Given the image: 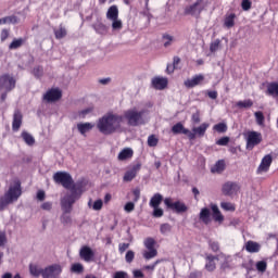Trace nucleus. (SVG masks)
<instances>
[{
  "label": "nucleus",
  "instance_id": "nucleus-44",
  "mask_svg": "<svg viewBox=\"0 0 278 278\" xmlns=\"http://www.w3.org/2000/svg\"><path fill=\"white\" fill-rule=\"evenodd\" d=\"M162 38H163V40H166L163 43V47H165V49H167V47H170V45H173V42L175 41V37L168 35V34H163Z\"/></svg>",
  "mask_w": 278,
  "mask_h": 278
},
{
  "label": "nucleus",
  "instance_id": "nucleus-9",
  "mask_svg": "<svg viewBox=\"0 0 278 278\" xmlns=\"http://www.w3.org/2000/svg\"><path fill=\"white\" fill-rule=\"evenodd\" d=\"M238 192H240V184L236 181H226L222 186L224 197H233V194H238Z\"/></svg>",
  "mask_w": 278,
  "mask_h": 278
},
{
  "label": "nucleus",
  "instance_id": "nucleus-45",
  "mask_svg": "<svg viewBox=\"0 0 278 278\" xmlns=\"http://www.w3.org/2000/svg\"><path fill=\"white\" fill-rule=\"evenodd\" d=\"M220 207L225 210V212H236V205L230 202H222Z\"/></svg>",
  "mask_w": 278,
  "mask_h": 278
},
{
  "label": "nucleus",
  "instance_id": "nucleus-12",
  "mask_svg": "<svg viewBox=\"0 0 278 278\" xmlns=\"http://www.w3.org/2000/svg\"><path fill=\"white\" fill-rule=\"evenodd\" d=\"M170 131L174 134V136H179L182 134L184 136H188L189 140H194V134H192L190 129L186 128L181 122H178L172 126Z\"/></svg>",
  "mask_w": 278,
  "mask_h": 278
},
{
  "label": "nucleus",
  "instance_id": "nucleus-41",
  "mask_svg": "<svg viewBox=\"0 0 278 278\" xmlns=\"http://www.w3.org/2000/svg\"><path fill=\"white\" fill-rule=\"evenodd\" d=\"M255 268L258 273H264L268 268V263L266 261H258L255 264Z\"/></svg>",
  "mask_w": 278,
  "mask_h": 278
},
{
  "label": "nucleus",
  "instance_id": "nucleus-18",
  "mask_svg": "<svg viewBox=\"0 0 278 278\" xmlns=\"http://www.w3.org/2000/svg\"><path fill=\"white\" fill-rule=\"evenodd\" d=\"M205 81V76L203 74L194 75L191 79L185 80L186 88H195V86H201Z\"/></svg>",
  "mask_w": 278,
  "mask_h": 278
},
{
  "label": "nucleus",
  "instance_id": "nucleus-28",
  "mask_svg": "<svg viewBox=\"0 0 278 278\" xmlns=\"http://www.w3.org/2000/svg\"><path fill=\"white\" fill-rule=\"evenodd\" d=\"M106 18L109 21H116V18H118V7L116 4H113L108 9Z\"/></svg>",
  "mask_w": 278,
  "mask_h": 278
},
{
  "label": "nucleus",
  "instance_id": "nucleus-33",
  "mask_svg": "<svg viewBox=\"0 0 278 278\" xmlns=\"http://www.w3.org/2000/svg\"><path fill=\"white\" fill-rule=\"evenodd\" d=\"M227 165L225 164V160H218L215 165L211 168V173H224Z\"/></svg>",
  "mask_w": 278,
  "mask_h": 278
},
{
  "label": "nucleus",
  "instance_id": "nucleus-59",
  "mask_svg": "<svg viewBox=\"0 0 278 278\" xmlns=\"http://www.w3.org/2000/svg\"><path fill=\"white\" fill-rule=\"evenodd\" d=\"M8 38H10V29L4 28L1 30L0 40H1V42H5V40H8Z\"/></svg>",
  "mask_w": 278,
  "mask_h": 278
},
{
  "label": "nucleus",
  "instance_id": "nucleus-23",
  "mask_svg": "<svg viewBox=\"0 0 278 278\" xmlns=\"http://www.w3.org/2000/svg\"><path fill=\"white\" fill-rule=\"evenodd\" d=\"M21 17L16 15H9L0 18V25H18Z\"/></svg>",
  "mask_w": 278,
  "mask_h": 278
},
{
  "label": "nucleus",
  "instance_id": "nucleus-17",
  "mask_svg": "<svg viewBox=\"0 0 278 278\" xmlns=\"http://www.w3.org/2000/svg\"><path fill=\"white\" fill-rule=\"evenodd\" d=\"M270 164H273V155L271 154H266L260 164V166L256 169V173H268L270 170Z\"/></svg>",
  "mask_w": 278,
  "mask_h": 278
},
{
  "label": "nucleus",
  "instance_id": "nucleus-13",
  "mask_svg": "<svg viewBox=\"0 0 278 278\" xmlns=\"http://www.w3.org/2000/svg\"><path fill=\"white\" fill-rule=\"evenodd\" d=\"M79 257L84 262H92L94 260V250L89 245H83L79 250Z\"/></svg>",
  "mask_w": 278,
  "mask_h": 278
},
{
  "label": "nucleus",
  "instance_id": "nucleus-64",
  "mask_svg": "<svg viewBox=\"0 0 278 278\" xmlns=\"http://www.w3.org/2000/svg\"><path fill=\"white\" fill-rule=\"evenodd\" d=\"M202 277H203V273L202 271L194 270V271H191L189 274L188 278H202Z\"/></svg>",
  "mask_w": 278,
  "mask_h": 278
},
{
  "label": "nucleus",
  "instance_id": "nucleus-62",
  "mask_svg": "<svg viewBox=\"0 0 278 278\" xmlns=\"http://www.w3.org/2000/svg\"><path fill=\"white\" fill-rule=\"evenodd\" d=\"M41 210L45 212H51V210H53V202H43L41 204Z\"/></svg>",
  "mask_w": 278,
  "mask_h": 278
},
{
  "label": "nucleus",
  "instance_id": "nucleus-50",
  "mask_svg": "<svg viewBox=\"0 0 278 278\" xmlns=\"http://www.w3.org/2000/svg\"><path fill=\"white\" fill-rule=\"evenodd\" d=\"M111 21H112V29L114 31L123 29V21L118 20V17Z\"/></svg>",
  "mask_w": 278,
  "mask_h": 278
},
{
  "label": "nucleus",
  "instance_id": "nucleus-10",
  "mask_svg": "<svg viewBox=\"0 0 278 278\" xmlns=\"http://www.w3.org/2000/svg\"><path fill=\"white\" fill-rule=\"evenodd\" d=\"M0 88H4L7 92H12L16 88V79L10 74H3L0 76Z\"/></svg>",
  "mask_w": 278,
  "mask_h": 278
},
{
  "label": "nucleus",
  "instance_id": "nucleus-14",
  "mask_svg": "<svg viewBox=\"0 0 278 278\" xmlns=\"http://www.w3.org/2000/svg\"><path fill=\"white\" fill-rule=\"evenodd\" d=\"M222 260H224L219 265V270L222 274L226 275L229 270H233V264L229 261L231 256L220 252Z\"/></svg>",
  "mask_w": 278,
  "mask_h": 278
},
{
  "label": "nucleus",
  "instance_id": "nucleus-61",
  "mask_svg": "<svg viewBox=\"0 0 278 278\" xmlns=\"http://www.w3.org/2000/svg\"><path fill=\"white\" fill-rule=\"evenodd\" d=\"M36 199L37 201H45L47 199V192H45L42 189H39L36 193Z\"/></svg>",
  "mask_w": 278,
  "mask_h": 278
},
{
  "label": "nucleus",
  "instance_id": "nucleus-49",
  "mask_svg": "<svg viewBox=\"0 0 278 278\" xmlns=\"http://www.w3.org/2000/svg\"><path fill=\"white\" fill-rule=\"evenodd\" d=\"M231 138L224 136L222 138H219L215 144H217L218 147H227V144H229Z\"/></svg>",
  "mask_w": 278,
  "mask_h": 278
},
{
  "label": "nucleus",
  "instance_id": "nucleus-54",
  "mask_svg": "<svg viewBox=\"0 0 278 278\" xmlns=\"http://www.w3.org/2000/svg\"><path fill=\"white\" fill-rule=\"evenodd\" d=\"M135 257H136V253L132 250H128L125 255V261L127 262V264H131Z\"/></svg>",
  "mask_w": 278,
  "mask_h": 278
},
{
  "label": "nucleus",
  "instance_id": "nucleus-27",
  "mask_svg": "<svg viewBox=\"0 0 278 278\" xmlns=\"http://www.w3.org/2000/svg\"><path fill=\"white\" fill-rule=\"evenodd\" d=\"M93 127L94 125L90 122L77 124V129L79 134H81V136H85L86 134H88V131L92 130Z\"/></svg>",
  "mask_w": 278,
  "mask_h": 278
},
{
  "label": "nucleus",
  "instance_id": "nucleus-8",
  "mask_svg": "<svg viewBox=\"0 0 278 278\" xmlns=\"http://www.w3.org/2000/svg\"><path fill=\"white\" fill-rule=\"evenodd\" d=\"M62 99V89L60 87L50 88L46 93L43 94V101L46 103H58Z\"/></svg>",
  "mask_w": 278,
  "mask_h": 278
},
{
  "label": "nucleus",
  "instance_id": "nucleus-31",
  "mask_svg": "<svg viewBox=\"0 0 278 278\" xmlns=\"http://www.w3.org/2000/svg\"><path fill=\"white\" fill-rule=\"evenodd\" d=\"M236 25V13H230L225 16L224 20V27H227V29H231V27H235Z\"/></svg>",
  "mask_w": 278,
  "mask_h": 278
},
{
  "label": "nucleus",
  "instance_id": "nucleus-57",
  "mask_svg": "<svg viewBox=\"0 0 278 278\" xmlns=\"http://www.w3.org/2000/svg\"><path fill=\"white\" fill-rule=\"evenodd\" d=\"M94 112V106H88L87 109H84L79 112V116H83V118H86L88 114H92Z\"/></svg>",
  "mask_w": 278,
  "mask_h": 278
},
{
  "label": "nucleus",
  "instance_id": "nucleus-1",
  "mask_svg": "<svg viewBox=\"0 0 278 278\" xmlns=\"http://www.w3.org/2000/svg\"><path fill=\"white\" fill-rule=\"evenodd\" d=\"M144 114H149L148 109L138 111L130 109L124 112V115H118L112 111L105 113L97 121V129L103 136H112L113 134L123 132V121L127 119L129 127H138L139 125H147Z\"/></svg>",
  "mask_w": 278,
  "mask_h": 278
},
{
  "label": "nucleus",
  "instance_id": "nucleus-58",
  "mask_svg": "<svg viewBox=\"0 0 278 278\" xmlns=\"http://www.w3.org/2000/svg\"><path fill=\"white\" fill-rule=\"evenodd\" d=\"M220 47V39H216L214 42H211L210 45V51L211 53H216V50Z\"/></svg>",
  "mask_w": 278,
  "mask_h": 278
},
{
  "label": "nucleus",
  "instance_id": "nucleus-52",
  "mask_svg": "<svg viewBox=\"0 0 278 278\" xmlns=\"http://www.w3.org/2000/svg\"><path fill=\"white\" fill-rule=\"evenodd\" d=\"M152 216L154 218H162L164 216V210L160 206L153 207Z\"/></svg>",
  "mask_w": 278,
  "mask_h": 278
},
{
  "label": "nucleus",
  "instance_id": "nucleus-29",
  "mask_svg": "<svg viewBox=\"0 0 278 278\" xmlns=\"http://www.w3.org/2000/svg\"><path fill=\"white\" fill-rule=\"evenodd\" d=\"M30 75L35 77V79H42L45 77V67L42 65H37L30 71Z\"/></svg>",
  "mask_w": 278,
  "mask_h": 278
},
{
  "label": "nucleus",
  "instance_id": "nucleus-19",
  "mask_svg": "<svg viewBox=\"0 0 278 278\" xmlns=\"http://www.w3.org/2000/svg\"><path fill=\"white\" fill-rule=\"evenodd\" d=\"M199 219L204 225H210V223H212V208L207 206L202 207L199 213Z\"/></svg>",
  "mask_w": 278,
  "mask_h": 278
},
{
  "label": "nucleus",
  "instance_id": "nucleus-38",
  "mask_svg": "<svg viewBox=\"0 0 278 278\" xmlns=\"http://www.w3.org/2000/svg\"><path fill=\"white\" fill-rule=\"evenodd\" d=\"M214 131H217V134H225L228 129L227 123L220 122L213 127Z\"/></svg>",
  "mask_w": 278,
  "mask_h": 278
},
{
  "label": "nucleus",
  "instance_id": "nucleus-35",
  "mask_svg": "<svg viewBox=\"0 0 278 278\" xmlns=\"http://www.w3.org/2000/svg\"><path fill=\"white\" fill-rule=\"evenodd\" d=\"M254 118L256 121V124L260 126V127H265V123H266V116H264V112L262 111H256L254 113Z\"/></svg>",
  "mask_w": 278,
  "mask_h": 278
},
{
  "label": "nucleus",
  "instance_id": "nucleus-51",
  "mask_svg": "<svg viewBox=\"0 0 278 278\" xmlns=\"http://www.w3.org/2000/svg\"><path fill=\"white\" fill-rule=\"evenodd\" d=\"M91 207L92 210H94V212H101V210H103V200H96Z\"/></svg>",
  "mask_w": 278,
  "mask_h": 278
},
{
  "label": "nucleus",
  "instance_id": "nucleus-7",
  "mask_svg": "<svg viewBox=\"0 0 278 278\" xmlns=\"http://www.w3.org/2000/svg\"><path fill=\"white\" fill-rule=\"evenodd\" d=\"M262 132H257L255 130H251L247 136V149L248 151H253L257 144L262 143Z\"/></svg>",
  "mask_w": 278,
  "mask_h": 278
},
{
  "label": "nucleus",
  "instance_id": "nucleus-48",
  "mask_svg": "<svg viewBox=\"0 0 278 278\" xmlns=\"http://www.w3.org/2000/svg\"><path fill=\"white\" fill-rule=\"evenodd\" d=\"M194 14H197V5L191 4L187 8H185V15L186 16H194Z\"/></svg>",
  "mask_w": 278,
  "mask_h": 278
},
{
  "label": "nucleus",
  "instance_id": "nucleus-36",
  "mask_svg": "<svg viewBox=\"0 0 278 278\" xmlns=\"http://www.w3.org/2000/svg\"><path fill=\"white\" fill-rule=\"evenodd\" d=\"M236 106L239 108V110H249L250 108H253V100L248 99L243 101H238L236 103Z\"/></svg>",
  "mask_w": 278,
  "mask_h": 278
},
{
  "label": "nucleus",
  "instance_id": "nucleus-25",
  "mask_svg": "<svg viewBox=\"0 0 278 278\" xmlns=\"http://www.w3.org/2000/svg\"><path fill=\"white\" fill-rule=\"evenodd\" d=\"M205 270H207V273H214V270H216V262L211 257L210 253H205Z\"/></svg>",
  "mask_w": 278,
  "mask_h": 278
},
{
  "label": "nucleus",
  "instance_id": "nucleus-2",
  "mask_svg": "<svg viewBox=\"0 0 278 278\" xmlns=\"http://www.w3.org/2000/svg\"><path fill=\"white\" fill-rule=\"evenodd\" d=\"M53 181L59 186H63L65 190H70V194H66L62 199H81V194H84V180H78L75 182L73 180V176L68 172H56L52 177Z\"/></svg>",
  "mask_w": 278,
  "mask_h": 278
},
{
  "label": "nucleus",
  "instance_id": "nucleus-11",
  "mask_svg": "<svg viewBox=\"0 0 278 278\" xmlns=\"http://www.w3.org/2000/svg\"><path fill=\"white\" fill-rule=\"evenodd\" d=\"M62 275V265L52 264L43 268V278H60Z\"/></svg>",
  "mask_w": 278,
  "mask_h": 278
},
{
  "label": "nucleus",
  "instance_id": "nucleus-20",
  "mask_svg": "<svg viewBox=\"0 0 278 278\" xmlns=\"http://www.w3.org/2000/svg\"><path fill=\"white\" fill-rule=\"evenodd\" d=\"M21 125H23V113H21L20 110H16L13 114L12 130L18 131Z\"/></svg>",
  "mask_w": 278,
  "mask_h": 278
},
{
  "label": "nucleus",
  "instance_id": "nucleus-16",
  "mask_svg": "<svg viewBox=\"0 0 278 278\" xmlns=\"http://www.w3.org/2000/svg\"><path fill=\"white\" fill-rule=\"evenodd\" d=\"M152 88L154 90H166L168 88V78H164L162 76H155L152 78Z\"/></svg>",
  "mask_w": 278,
  "mask_h": 278
},
{
  "label": "nucleus",
  "instance_id": "nucleus-37",
  "mask_svg": "<svg viewBox=\"0 0 278 278\" xmlns=\"http://www.w3.org/2000/svg\"><path fill=\"white\" fill-rule=\"evenodd\" d=\"M70 270H71V273H74L75 275H81V273H84V264L74 263L71 265Z\"/></svg>",
  "mask_w": 278,
  "mask_h": 278
},
{
  "label": "nucleus",
  "instance_id": "nucleus-26",
  "mask_svg": "<svg viewBox=\"0 0 278 278\" xmlns=\"http://www.w3.org/2000/svg\"><path fill=\"white\" fill-rule=\"evenodd\" d=\"M130 157H134V150L131 148L123 149L117 156L119 162H125V160H129Z\"/></svg>",
  "mask_w": 278,
  "mask_h": 278
},
{
  "label": "nucleus",
  "instance_id": "nucleus-5",
  "mask_svg": "<svg viewBox=\"0 0 278 278\" xmlns=\"http://www.w3.org/2000/svg\"><path fill=\"white\" fill-rule=\"evenodd\" d=\"M80 198H73V195H70L67 199H61V216H60V223L63 227H71L73 225V217L71 214H73V206L77 201H79Z\"/></svg>",
  "mask_w": 278,
  "mask_h": 278
},
{
  "label": "nucleus",
  "instance_id": "nucleus-42",
  "mask_svg": "<svg viewBox=\"0 0 278 278\" xmlns=\"http://www.w3.org/2000/svg\"><path fill=\"white\" fill-rule=\"evenodd\" d=\"M155 244H156L155 239H153V238H151V237H148V238L144 240V247H146V249H148V250H156V249H155Z\"/></svg>",
  "mask_w": 278,
  "mask_h": 278
},
{
  "label": "nucleus",
  "instance_id": "nucleus-60",
  "mask_svg": "<svg viewBox=\"0 0 278 278\" xmlns=\"http://www.w3.org/2000/svg\"><path fill=\"white\" fill-rule=\"evenodd\" d=\"M124 210H125V212H127L129 214V213L134 212V210H136V204L134 202L129 201L124 205Z\"/></svg>",
  "mask_w": 278,
  "mask_h": 278
},
{
  "label": "nucleus",
  "instance_id": "nucleus-6",
  "mask_svg": "<svg viewBox=\"0 0 278 278\" xmlns=\"http://www.w3.org/2000/svg\"><path fill=\"white\" fill-rule=\"evenodd\" d=\"M96 21L90 25L91 29L96 31L99 36H108V31H110V26L103 23V17L101 14L96 13Z\"/></svg>",
  "mask_w": 278,
  "mask_h": 278
},
{
  "label": "nucleus",
  "instance_id": "nucleus-15",
  "mask_svg": "<svg viewBox=\"0 0 278 278\" xmlns=\"http://www.w3.org/2000/svg\"><path fill=\"white\" fill-rule=\"evenodd\" d=\"M210 207H211V216L213 220L215 223H219V225H222V223H225V215H223V213L220 212V208H218V205L211 203Z\"/></svg>",
  "mask_w": 278,
  "mask_h": 278
},
{
  "label": "nucleus",
  "instance_id": "nucleus-21",
  "mask_svg": "<svg viewBox=\"0 0 278 278\" xmlns=\"http://www.w3.org/2000/svg\"><path fill=\"white\" fill-rule=\"evenodd\" d=\"M244 249L248 253H260L262 245L256 241L249 240L245 242Z\"/></svg>",
  "mask_w": 278,
  "mask_h": 278
},
{
  "label": "nucleus",
  "instance_id": "nucleus-43",
  "mask_svg": "<svg viewBox=\"0 0 278 278\" xmlns=\"http://www.w3.org/2000/svg\"><path fill=\"white\" fill-rule=\"evenodd\" d=\"M67 31L66 28L60 26L59 30H54V36L56 40H62V38H66Z\"/></svg>",
  "mask_w": 278,
  "mask_h": 278
},
{
  "label": "nucleus",
  "instance_id": "nucleus-46",
  "mask_svg": "<svg viewBox=\"0 0 278 278\" xmlns=\"http://www.w3.org/2000/svg\"><path fill=\"white\" fill-rule=\"evenodd\" d=\"M144 260H153V257H157V250H148L143 252Z\"/></svg>",
  "mask_w": 278,
  "mask_h": 278
},
{
  "label": "nucleus",
  "instance_id": "nucleus-3",
  "mask_svg": "<svg viewBox=\"0 0 278 278\" xmlns=\"http://www.w3.org/2000/svg\"><path fill=\"white\" fill-rule=\"evenodd\" d=\"M164 201V205L166 211L174 212V214H186L188 212V205H186L181 200L173 201V198H165L161 193H155L150 199V207H160L162 202Z\"/></svg>",
  "mask_w": 278,
  "mask_h": 278
},
{
  "label": "nucleus",
  "instance_id": "nucleus-55",
  "mask_svg": "<svg viewBox=\"0 0 278 278\" xmlns=\"http://www.w3.org/2000/svg\"><path fill=\"white\" fill-rule=\"evenodd\" d=\"M253 5V2L251 0H242L241 1V8L243 12H249L251 10V7Z\"/></svg>",
  "mask_w": 278,
  "mask_h": 278
},
{
  "label": "nucleus",
  "instance_id": "nucleus-40",
  "mask_svg": "<svg viewBox=\"0 0 278 278\" xmlns=\"http://www.w3.org/2000/svg\"><path fill=\"white\" fill-rule=\"evenodd\" d=\"M170 231H173V226H170V224L165 223L160 226V232L162 236H167V233H170Z\"/></svg>",
  "mask_w": 278,
  "mask_h": 278
},
{
  "label": "nucleus",
  "instance_id": "nucleus-39",
  "mask_svg": "<svg viewBox=\"0 0 278 278\" xmlns=\"http://www.w3.org/2000/svg\"><path fill=\"white\" fill-rule=\"evenodd\" d=\"M208 249L212 250V253H220V243L218 241L208 240Z\"/></svg>",
  "mask_w": 278,
  "mask_h": 278
},
{
  "label": "nucleus",
  "instance_id": "nucleus-47",
  "mask_svg": "<svg viewBox=\"0 0 278 278\" xmlns=\"http://www.w3.org/2000/svg\"><path fill=\"white\" fill-rule=\"evenodd\" d=\"M191 123L193 125H199L201 123V111L197 110L195 113L191 115Z\"/></svg>",
  "mask_w": 278,
  "mask_h": 278
},
{
  "label": "nucleus",
  "instance_id": "nucleus-63",
  "mask_svg": "<svg viewBox=\"0 0 278 278\" xmlns=\"http://www.w3.org/2000/svg\"><path fill=\"white\" fill-rule=\"evenodd\" d=\"M113 278H129V274H127V271H115L113 275Z\"/></svg>",
  "mask_w": 278,
  "mask_h": 278
},
{
  "label": "nucleus",
  "instance_id": "nucleus-22",
  "mask_svg": "<svg viewBox=\"0 0 278 278\" xmlns=\"http://www.w3.org/2000/svg\"><path fill=\"white\" fill-rule=\"evenodd\" d=\"M208 127H210V123H202L200 126L193 127L192 134H194V140L197 139V136H199L200 138H203V136H205V131H207Z\"/></svg>",
  "mask_w": 278,
  "mask_h": 278
},
{
  "label": "nucleus",
  "instance_id": "nucleus-30",
  "mask_svg": "<svg viewBox=\"0 0 278 278\" xmlns=\"http://www.w3.org/2000/svg\"><path fill=\"white\" fill-rule=\"evenodd\" d=\"M266 94L269 97H278V81L268 83Z\"/></svg>",
  "mask_w": 278,
  "mask_h": 278
},
{
  "label": "nucleus",
  "instance_id": "nucleus-53",
  "mask_svg": "<svg viewBox=\"0 0 278 278\" xmlns=\"http://www.w3.org/2000/svg\"><path fill=\"white\" fill-rule=\"evenodd\" d=\"M160 142V139L155 135H150L148 137V147H155Z\"/></svg>",
  "mask_w": 278,
  "mask_h": 278
},
{
  "label": "nucleus",
  "instance_id": "nucleus-56",
  "mask_svg": "<svg viewBox=\"0 0 278 278\" xmlns=\"http://www.w3.org/2000/svg\"><path fill=\"white\" fill-rule=\"evenodd\" d=\"M123 179H124V181H127V182L134 181V179H136V175L134 174V172H130V169H129L125 173Z\"/></svg>",
  "mask_w": 278,
  "mask_h": 278
},
{
  "label": "nucleus",
  "instance_id": "nucleus-32",
  "mask_svg": "<svg viewBox=\"0 0 278 278\" xmlns=\"http://www.w3.org/2000/svg\"><path fill=\"white\" fill-rule=\"evenodd\" d=\"M29 273H30L31 277H35V278L40 277V275H41V277H43L45 268H39L38 265L30 264Z\"/></svg>",
  "mask_w": 278,
  "mask_h": 278
},
{
  "label": "nucleus",
  "instance_id": "nucleus-34",
  "mask_svg": "<svg viewBox=\"0 0 278 278\" xmlns=\"http://www.w3.org/2000/svg\"><path fill=\"white\" fill-rule=\"evenodd\" d=\"M21 137L23 138L24 142L28 144V147H34V144H36V139L34 136L26 130L22 131Z\"/></svg>",
  "mask_w": 278,
  "mask_h": 278
},
{
  "label": "nucleus",
  "instance_id": "nucleus-4",
  "mask_svg": "<svg viewBox=\"0 0 278 278\" xmlns=\"http://www.w3.org/2000/svg\"><path fill=\"white\" fill-rule=\"evenodd\" d=\"M21 194H23L21 180L15 179L13 186H10L9 190L0 197V212H3L14 201H18Z\"/></svg>",
  "mask_w": 278,
  "mask_h": 278
},
{
  "label": "nucleus",
  "instance_id": "nucleus-24",
  "mask_svg": "<svg viewBox=\"0 0 278 278\" xmlns=\"http://www.w3.org/2000/svg\"><path fill=\"white\" fill-rule=\"evenodd\" d=\"M27 42L26 38L20 37V38H14L11 43L9 45V50L10 51H16V49H21L23 45Z\"/></svg>",
  "mask_w": 278,
  "mask_h": 278
}]
</instances>
